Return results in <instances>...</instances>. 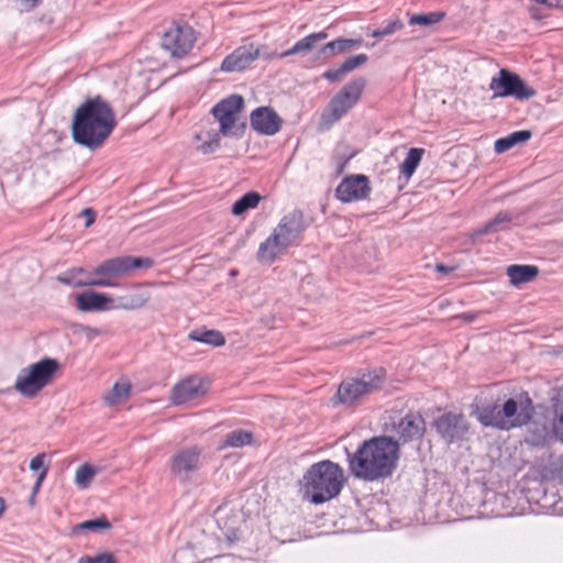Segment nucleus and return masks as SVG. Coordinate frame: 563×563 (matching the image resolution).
Wrapping results in <instances>:
<instances>
[{
    "label": "nucleus",
    "mask_w": 563,
    "mask_h": 563,
    "mask_svg": "<svg viewBox=\"0 0 563 563\" xmlns=\"http://www.w3.org/2000/svg\"><path fill=\"white\" fill-rule=\"evenodd\" d=\"M389 420V423L385 424V431L396 434L394 441L398 449L401 444L421 438L426 432V421L420 413L408 412L405 416H391Z\"/></svg>",
    "instance_id": "nucleus-13"
},
{
    "label": "nucleus",
    "mask_w": 563,
    "mask_h": 563,
    "mask_svg": "<svg viewBox=\"0 0 563 563\" xmlns=\"http://www.w3.org/2000/svg\"><path fill=\"white\" fill-rule=\"evenodd\" d=\"M433 426L438 434L448 443L462 439L468 430L465 417L451 411L434 420Z\"/></svg>",
    "instance_id": "nucleus-15"
},
{
    "label": "nucleus",
    "mask_w": 563,
    "mask_h": 563,
    "mask_svg": "<svg viewBox=\"0 0 563 563\" xmlns=\"http://www.w3.org/2000/svg\"><path fill=\"white\" fill-rule=\"evenodd\" d=\"M404 27V23L398 19L395 18L386 23V25L378 27L372 32L373 37L382 38L385 36H389L394 34L395 32L401 30Z\"/></svg>",
    "instance_id": "nucleus-36"
},
{
    "label": "nucleus",
    "mask_w": 563,
    "mask_h": 563,
    "mask_svg": "<svg viewBox=\"0 0 563 563\" xmlns=\"http://www.w3.org/2000/svg\"><path fill=\"white\" fill-rule=\"evenodd\" d=\"M554 418L552 420V430L555 437L563 442V387L553 397Z\"/></svg>",
    "instance_id": "nucleus-28"
},
{
    "label": "nucleus",
    "mask_w": 563,
    "mask_h": 563,
    "mask_svg": "<svg viewBox=\"0 0 563 563\" xmlns=\"http://www.w3.org/2000/svg\"><path fill=\"white\" fill-rule=\"evenodd\" d=\"M261 56H262V54H261L260 48H256L254 52L249 48V55H247L249 62H253L256 58H260Z\"/></svg>",
    "instance_id": "nucleus-48"
},
{
    "label": "nucleus",
    "mask_w": 563,
    "mask_h": 563,
    "mask_svg": "<svg viewBox=\"0 0 563 563\" xmlns=\"http://www.w3.org/2000/svg\"><path fill=\"white\" fill-rule=\"evenodd\" d=\"M75 333L85 336L88 341H92L95 338L100 335L102 333V331L100 329L91 328L89 325L76 324Z\"/></svg>",
    "instance_id": "nucleus-40"
},
{
    "label": "nucleus",
    "mask_w": 563,
    "mask_h": 563,
    "mask_svg": "<svg viewBox=\"0 0 563 563\" xmlns=\"http://www.w3.org/2000/svg\"><path fill=\"white\" fill-rule=\"evenodd\" d=\"M78 563H118V561L111 553L103 552L96 556H81Z\"/></svg>",
    "instance_id": "nucleus-38"
},
{
    "label": "nucleus",
    "mask_w": 563,
    "mask_h": 563,
    "mask_svg": "<svg viewBox=\"0 0 563 563\" xmlns=\"http://www.w3.org/2000/svg\"><path fill=\"white\" fill-rule=\"evenodd\" d=\"M538 12H539L538 8H531L530 9L531 16L534 18V19H540L541 18Z\"/></svg>",
    "instance_id": "nucleus-51"
},
{
    "label": "nucleus",
    "mask_w": 563,
    "mask_h": 563,
    "mask_svg": "<svg viewBox=\"0 0 563 563\" xmlns=\"http://www.w3.org/2000/svg\"><path fill=\"white\" fill-rule=\"evenodd\" d=\"M111 528L110 521L106 518V516L98 517L92 520H86L81 523L76 525L73 528L74 533H79L85 530L97 531V530H108Z\"/></svg>",
    "instance_id": "nucleus-34"
},
{
    "label": "nucleus",
    "mask_w": 563,
    "mask_h": 563,
    "mask_svg": "<svg viewBox=\"0 0 563 563\" xmlns=\"http://www.w3.org/2000/svg\"><path fill=\"white\" fill-rule=\"evenodd\" d=\"M398 457V445L393 437H374L364 441L355 453L347 452L349 470L358 479H385L393 475Z\"/></svg>",
    "instance_id": "nucleus-1"
},
{
    "label": "nucleus",
    "mask_w": 563,
    "mask_h": 563,
    "mask_svg": "<svg viewBox=\"0 0 563 563\" xmlns=\"http://www.w3.org/2000/svg\"><path fill=\"white\" fill-rule=\"evenodd\" d=\"M232 212L235 216H241L246 212V194H244L232 207Z\"/></svg>",
    "instance_id": "nucleus-43"
},
{
    "label": "nucleus",
    "mask_w": 563,
    "mask_h": 563,
    "mask_svg": "<svg viewBox=\"0 0 563 563\" xmlns=\"http://www.w3.org/2000/svg\"><path fill=\"white\" fill-rule=\"evenodd\" d=\"M460 318L464 321L472 322L475 320V314L471 312H464L460 316Z\"/></svg>",
    "instance_id": "nucleus-50"
},
{
    "label": "nucleus",
    "mask_w": 563,
    "mask_h": 563,
    "mask_svg": "<svg viewBox=\"0 0 563 563\" xmlns=\"http://www.w3.org/2000/svg\"><path fill=\"white\" fill-rule=\"evenodd\" d=\"M76 303L77 308L84 312L113 309V299L109 295L92 290L78 294Z\"/></svg>",
    "instance_id": "nucleus-19"
},
{
    "label": "nucleus",
    "mask_w": 563,
    "mask_h": 563,
    "mask_svg": "<svg viewBox=\"0 0 563 563\" xmlns=\"http://www.w3.org/2000/svg\"><path fill=\"white\" fill-rule=\"evenodd\" d=\"M371 192L368 178L364 175L345 177L335 189V197L343 202L367 198Z\"/></svg>",
    "instance_id": "nucleus-16"
},
{
    "label": "nucleus",
    "mask_w": 563,
    "mask_h": 563,
    "mask_svg": "<svg viewBox=\"0 0 563 563\" xmlns=\"http://www.w3.org/2000/svg\"><path fill=\"white\" fill-rule=\"evenodd\" d=\"M246 68V47L240 46L222 62L220 69L225 73L243 71Z\"/></svg>",
    "instance_id": "nucleus-25"
},
{
    "label": "nucleus",
    "mask_w": 563,
    "mask_h": 563,
    "mask_svg": "<svg viewBox=\"0 0 563 563\" xmlns=\"http://www.w3.org/2000/svg\"><path fill=\"white\" fill-rule=\"evenodd\" d=\"M445 15L443 11L410 14L408 23L410 25L431 26L442 22Z\"/></svg>",
    "instance_id": "nucleus-31"
},
{
    "label": "nucleus",
    "mask_w": 563,
    "mask_h": 563,
    "mask_svg": "<svg viewBox=\"0 0 563 563\" xmlns=\"http://www.w3.org/2000/svg\"><path fill=\"white\" fill-rule=\"evenodd\" d=\"M150 300V294L147 291H134L117 298V303L113 305V309L123 310H136L145 306Z\"/></svg>",
    "instance_id": "nucleus-23"
},
{
    "label": "nucleus",
    "mask_w": 563,
    "mask_h": 563,
    "mask_svg": "<svg viewBox=\"0 0 563 563\" xmlns=\"http://www.w3.org/2000/svg\"><path fill=\"white\" fill-rule=\"evenodd\" d=\"M424 153L423 148H410L407 153V156L405 161L400 164V173L406 177L410 178L415 170L417 169L418 165L421 162L422 155Z\"/></svg>",
    "instance_id": "nucleus-30"
},
{
    "label": "nucleus",
    "mask_w": 563,
    "mask_h": 563,
    "mask_svg": "<svg viewBox=\"0 0 563 563\" xmlns=\"http://www.w3.org/2000/svg\"><path fill=\"white\" fill-rule=\"evenodd\" d=\"M264 199L265 196H262L256 191H249V209L257 208L258 203Z\"/></svg>",
    "instance_id": "nucleus-44"
},
{
    "label": "nucleus",
    "mask_w": 563,
    "mask_h": 563,
    "mask_svg": "<svg viewBox=\"0 0 563 563\" xmlns=\"http://www.w3.org/2000/svg\"><path fill=\"white\" fill-rule=\"evenodd\" d=\"M241 537L240 532H236L235 530H232L230 533L227 534V538L229 542H233L235 540H239Z\"/></svg>",
    "instance_id": "nucleus-49"
},
{
    "label": "nucleus",
    "mask_w": 563,
    "mask_h": 563,
    "mask_svg": "<svg viewBox=\"0 0 563 563\" xmlns=\"http://www.w3.org/2000/svg\"><path fill=\"white\" fill-rule=\"evenodd\" d=\"M117 125L111 106L100 96L88 98L75 111L71 136L89 150L100 147Z\"/></svg>",
    "instance_id": "nucleus-2"
},
{
    "label": "nucleus",
    "mask_w": 563,
    "mask_h": 563,
    "mask_svg": "<svg viewBox=\"0 0 563 563\" xmlns=\"http://www.w3.org/2000/svg\"><path fill=\"white\" fill-rule=\"evenodd\" d=\"M201 454L202 449L198 445L177 450L170 457V473L180 482L190 481L192 474L200 468Z\"/></svg>",
    "instance_id": "nucleus-14"
},
{
    "label": "nucleus",
    "mask_w": 563,
    "mask_h": 563,
    "mask_svg": "<svg viewBox=\"0 0 563 563\" xmlns=\"http://www.w3.org/2000/svg\"><path fill=\"white\" fill-rule=\"evenodd\" d=\"M34 497H35V496H33V495L31 496V498H30V503H33V501H34Z\"/></svg>",
    "instance_id": "nucleus-54"
},
{
    "label": "nucleus",
    "mask_w": 563,
    "mask_h": 563,
    "mask_svg": "<svg viewBox=\"0 0 563 563\" xmlns=\"http://www.w3.org/2000/svg\"><path fill=\"white\" fill-rule=\"evenodd\" d=\"M384 380L383 368L363 373L361 377L343 379L332 397V404L333 406L355 407L364 397L380 389Z\"/></svg>",
    "instance_id": "nucleus-7"
},
{
    "label": "nucleus",
    "mask_w": 563,
    "mask_h": 563,
    "mask_svg": "<svg viewBox=\"0 0 563 563\" xmlns=\"http://www.w3.org/2000/svg\"><path fill=\"white\" fill-rule=\"evenodd\" d=\"M45 453H40L37 454L36 456H34L31 462H30V470L31 471H38V470H43L45 467L44 465V461H45ZM46 467H48V465H46Z\"/></svg>",
    "instance_id": "nucleus-42"
},
{
    "label": "nucleus",
    "mask_w": 563,
    "mask_h": 563,
    "mask_svg": "<svg viewBox=\"0 0 563 563\" xmlns=\"http://www.w3.org/2000/svg\"><path fill=\"white\" fill-rule=\"evenodd\" d=\"M97 473L98 467L91 464L85 463L80 465L75 474L76 485L81 489L87 488Z\"/></svg>",
    "instance_id": "nucleus-33"
},
{
    "label": "nucleus",
    "mask_w": 563,
    "mask_h": 563,
    "mask_svg": "<svg viewBox=\"0 0 563 563\" xmlns=\"http://www.w3.org/2000/svg\"><path fill=\"white\" fill-rule=\"evenodd\" d=\"M552 8H563V0H554Z\"/></svg>",
    "instance_id": "nucleus-52"
},
{
    "label": "nucleus",
    "mask_w": 563,
    "mask_h": 563,
    "mask_svg": "<svg viewBox=\"0 0 563 563\" xmlns=\"http://www.w3.org/2000/svg\"><path fill=\"white\" fill-rule=\"evenodd\" d=\"M533 415L532 399L527 391H521L501 405L494 402L482 406L477 419L484 427L508 431L528 424Z\"/></svg>",
    "instance_id": "nucleus-3"
},
{
    "label": "nucleus",
    "mask_w": 563,
    "mask_h": 563,
    "mask_svg": "<svg viewBox=\"0 0 563 563\" xmlns=\"http://www.w3.org/2000/svg\"><path fill=\"white\" fill-rule=\"evenodd\" d=\"M209 139L205 141L200 146L199 150L203 154H209L214 152L219 147V136L217 132H208Z\"/></svg>",
    "instance_id": "nucleus-39"
},
{
    "label": "nucleus",
    "mask_w": 563,
    "mask_h": 563,
    "mask_svg": "<svg viewBox=\"0 0 563 563\" xmlns=\"http://www.w3.org/2000/svg\"><path fill=\"white\" fill-rule=\"evenodd\" d=\"M197 41L195 30L185 22H173L162 35L161 45L173 57L181 58L194 47Z\"/></svg>",
    "instance_id": "nucleus-12"
},
{
    "label": "nucleus",
    "mask_w": 563,
    "mask_h": 563,
    "mask_svg": "<svg viewBox=\"0 0 563 563\" xmlns=\"http://www.w3.org/2000/svg\"><path fill=\"white\" fill-rule=\"evenodd\" d=\"M530 137L531 132L529 130L516 131L505 137L498 139L495 142L494 150L496 153L501 154L509 151L517 144L527 142Z\"/></svg>",
    "instance_id": "nucleus-26"
},
{
    "label": "nucleus",
    "mask_w": 563,
    "mask_h": 563,
    "mask_svg": "<svg viewBox=\"0 0 563 563\" xmlns=\"http://www.w3.org/2000/svg\"><path fill=\"white\" fill-rule=\"evenodd\" d=\"M547 435H548V430L547 428L543 426L541 428H537L536 430L533 431H530L529 432V435L527 437L526 441L533 445V446H541V445H544L545 442H547Z\"/></svg>",
    "instance_id": "nucleus-37"
},
{
    "label": "nucleus",
    "mask_w": 563,
    "mask_h": 563,
    "mask_svg": "<svg viewBox=\"0 0 563 563\" xmlns=\"http://www.w3.org/2000/svg\"><path fill=\"white\" fill-rule=\"evenodd\" d=\"M492 98L514 97L519 101L533 98L537 91L516 73L501 68L490 80Z\"/></svg>",
    "instance_id": "nucleus-10"
},
{
    "label": "nucleus",
    "mask_w": 563,
    "mask_h": 563,
    "mask_svg": "<svg viewBox=\"0 0 563 563\" xmlns=\"http://www.w3.org/2000/svg\"><path fill=\"white\" fill-rule=\"evenodd\" d=\"M303 230V214L300 210H292L284 216L273 234L260 245L258 261L264 264L273 263L279 254L297 242Z\"/></svg>",
    "instance_id": "nucleus-5"
},
{
    "label": "nucleus",
    "mask_w": 563,
    "mask_h": 563,
    "mask_svg": "<svg viewBox=\"0 0 563 563\" xmlns=\"http://www.w3.org/2000/svg\"><path fill=\"white\" fill-rule=\"evenodd\" d=\"M47 472H48V467H44L42 470V472H40L35 483H34V486H33V490H32L33 496H35L37 494V492L40 490L42 483L47 475Z\"/></svg>",
    "instance_id": "nucleus-46"
},
{
    "label": "nucleus",
    "mask_w": 563,
    "mask_h": 563,
    "mask_svg": "<svg viewBox=\"0 0 563 563\" xmlns=\"http://www.w3.org/2000/svg\"><path fill=\"white\" fill-rule=\"evenodd\" d=\"M362 38H343L339 37L334 41H331L323 45L320 51L319 55L324 58H331L335 55L342 54L344 52H347L356 46H360L362 44Z\"/></svg>",
    "instance_id": "nucleus-21"
},
{
    "label": "nucleus",
    "mask_w": 563,
    "mask_h": 563,
    "mask_svg": "<svg viewBox=\"0 0 563 563\" xmlns=\"http://www.w3.org/2000/svg\"><path fill=\"white\" fill-rule=\"evenodd\" d=\"M96 211L91 208H86L81 211V217L86 219L85 227H90L96 220Z\"/></svg>",
    "instance_id": "nucleus-45"
},
{
    "label": "nucleus",
    "mask_w": 563,
    "mask_h": 563,
    "mask_svg": "<svg viewBox=\"0 0 563 563\" xmlns=\"http://www.w3.org/2000/svg\"><path fill=\"white\" fill-rule=\"evenodd\" d=\"M58 368V362L54 358H43L19 373L14 389L24 397L36 396L54 377Z\"/></svg>",
    "instance_id": "nucleus-8"
},
{
    "label": "nucleus",
    "mask_w": 563,
    "mask_h": 563,
    "mask_svg": "<svg viewBox=\"0 0 563 563\" xmlns=\"http://www.w3.org/2000/svg\"><path fill=\"white\" fill-rule=\"evenodd\" d=\"M365 86L366 80L363 77H357L344 85L328 103L322 113V120L328 124L338 122L358 102Z\"/></svg>",
    "instance_id": "nucleus-9"
},
{
    "label": "nucleus",
    "mask_w": 563,
    "mask_h": 563,
    "mask_svg": "<svg viewBox=\"0 0 563 563\" xmlns=\"http://www.w3.org/2000/svg\"><path fill=\"white\" fill-rule=\"evenodd\" d=\"M539 268L534 265H510L507 275L515 286L532 282L539 275Z\"/></svg>",
    "instance_id": "nucleus-22"
},
{
    "label": "nucleus",
    "mask_w": 563,
    "mask_h": 563,
    "mask_svg": "<svg viewBox=\"0 0 563 563\" xmlns=\"http://www.w3.org/2000/svg\"><path fill=\"white\" fill-rule=\"evenodd\" d=\"M58 282L65 284V285H69V286H73V287H84V286H89V284H84L87 282L86 280H81V279H74L73 277L68 276L67 274H64V275H59L57 277Z\"/></svg>",
    "instance_id": "nucleus-41"
},
{
    "label": "nucleus",
    "mask_w": 563,
    "mask_h": 563,
    "mask_svg": "<svg viewBox=\"0 0 563 563\" xmlns=\"http://www.w3.org/2000/svg\"><path fill=\"white\" fill-rule=\"evenodd\" d=\"M328 37V34L325 32H318L312 33L300 41H298L291 48L287 49L286 52L282 53L280 57H286L299 53H307L310 52L319 42L325 40Z\"/></svg>",
    "instance_id": "nucleus-24"
},
{
    "label": "nucleus",
    "mask_w": 563,
    "mask_h": 563,
    "mask_svg": "<svg viewBox=\"0 0 563 563\" xmlns=\"http://www.w3.org/2000/svg\"><path fill=\"white\" fill-rule=\"evenodd\" d=\"M131 385L128 382H117L104 396V401L110 405H117L129 397Z\"/></svg>",
    "instance_id": "nucleus-32"
},
{
    "label": "nucleus",
    "mask_w": 563,
    "mask_h": 563,
    "mask_svg": "<svg viewBox=\"0 0 563 563\" xmlns=\"http://www.w3.org/2000/svg\"><path fill=\"white\" fill-rule=\"evenodd\" d=\"M188 338L212 346H222L225 343L223 334L218 330H194Z\"/></svg>",
    "instance_id": "nucleus-29"
},
{
    "label": "nucleus",
    "mask_w": 563,
    "mask_h": 563,
    "mask_svg": "<svg viewBox=\"0 0 563 563\" xmlns=\"http://www.w3.org/2000/svg\"><path fill=\"white\" fill-rule=\"evenodd\" d=\"M245 104L241 95H232L219 101L211 110L214 120L220 125V133L224 136L242 135L243 131L236 121Z\"/></svg>",
    "instance_id": "nucleus-11"
},
{
    "label": "nucleus",
    "mask_w": 563,
    "mask_h": 563,
    "mask_svg": "<svg viewBox=\"0 0 563 563\" xmlns=\"http://www.w3.org/2000/svg\"><path fill=\"white\" fill-rule=\"evenodd\" d=\"M367 59L368 57L366 54L351 56L346 58L339 67L328 69L323 74V77L331 82L341 81L347 74L363 66Z\"/></svg>",
    "instance_id": "nucleus-20"
},
{
    "label": "nucleus",
    "mask_w": 563,
    "mask_h": 563,
    "mask_svg": "<svg viewBox=\"0 0 563 563\" xmlns=\"http://www.w3.org/2000/svg\"><path fill=\"white\" fill-rule=\"evenodd\" d=\"M342 467L324 460L312 464L302 478V490L305 497L312 504L319 505L336 497L344 484Z\"/></svg>",
    "instance_id": "nucleus-4"
},
{
    "label": "nucleus",
    "mask_w": 563,
    "mask_h": 563,
    "mask_svg": "<svg viewBox=\"0 0 563 563\" xmlns=\"http://www.w3.org/2000/svg\"><path fill=\"white\" fill-rule=\"evenodd\" d=\"M512 221L510 211L498 212L489 222L476 231L477 235H484L508 229V224Z\"/></svg>",
    "instance_id": "nucleus-27"
},
{
    "label": "nucleus",
    "mask_w": 563,
    "mask_h": 563,
    "mask_svg": "<svg viewBox=\"0 0 563 563\" xmlns=\"http://www.w3.org/2000/svg\"><path fill=\"white\" fill-rule=\"evenodd\" d=\"M150 257L117 256L100 263L90 273L85 284L93 287H119L118 278L130 275L134 269L153 266Z\"/></svg>",
    "instance_id": "nucleus-6"
},
{
    "label": "nucleus",
    "mask_w": 563,
    "mask_h": 563,
    "mask_svg": "<svg viewBox=\"0 0 563 563\" xmlns=\"http://www.w3.org/2000/svg\"><path fill=\"white\" fill-rule=\"evenodd\" d=\"M453 267L451 266H446L444 264H437L435 265V271L439 272V273H443V274H449L451 272H453Z\"/></svg>",
    "instance_id": "nucleus-47"
},
{
    "label": "nucleus",
    "mask_w": 563,
    "mask_h": 563,
    "mask_svg": "<svg viewBox=\"0 0 563 563\" xmlns=\"http://www.w3.org/2000/svg\"><path fill=\"white\" fill-rule=\"evenodd\" d=\"M252 128L262 135L272 136L278 133L283 119L271 107H258L250 114Z\"/></svg>",
    "instance_id": "nucleus-18"
},
{
    "label": "nucleus",
    "mask_w": 563,
    "mask_h": 563,
    "mask_svg": "<svg viewBox=\"0 0 563 563\" xmlns=\"http://www.w3.org/2000/svg\"><path fill=\"white\" fill-rule=\"evenodd\" d=\"M246 443V432L243 430L233 431L225 435L219 449L242 448Z\"/></svg>",
    "instance_id": "nucleus-35"
},
{
    "label": "nucleus",
    "mask_w": 563,
    "mask_h": 563,
    "mask_svg": "<svg viewBox=\"0 0 563 563\" xmlns=\"http://www.w3.org/2000/svg\"><path fill=\"white\" fill-rule=\"evenodd\" d=\"M247 438H249V445H250L253 442V435L251 432H249Z\"/></svg>",
    "instance_id": "nucleus-53"
},
{
    "label": "nucleus",
    "mask_w": 563,
    "mask_h": 563,
    "mask_svg": "<svg viewBox=\"0 0 563 563\" xmlns=\"http://www.w3.org/2000/svg\"><path fill=\"white\" fill-rule=\"evenodd\" d=\"M207 389V384L201 377L189 376L173 387L170 400L174 405H184L202 397Z\"/></svg>",
    "instance_id": "nucleus-17"
}]
</instances>
